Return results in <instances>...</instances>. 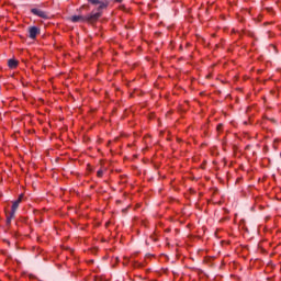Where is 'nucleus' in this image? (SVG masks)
<instances>
[{
    "label": "nucleus",
    "mask_w": 281,
    "mask_h": 281,
    "mask_svg": "<svg viewBox=\"0 0 281 281\" xmlns=\"http://www.w3.org/2000/svg\"><path fill=\"white\" fill-rule=\"evenodd\" d=\"M102 16L101 12H91L88 15H72L70 16L71 23H95Z\"/></svg>",
    "instance_id": "f257e3e1"
},
{
    "label": "nucleus",
    "mask_w": 281,
    "mask_h": 281,
    "mask_svg": "<svg viewBox=\"0 0 281 281\" xmlns=\"http://www.w3.org/2000/svg\"><path fill=\"white\" fill-rule=\"evenodd\" d=\"M8 66L10 69H16V67H19V61L16 59H9Z\"/></svg>",
    "instance_id": "423d86ee"
},
{
    "label": "nucleus",
    "mask_w": 281,
    "mask_h": 281,
    "mask_svg": "<svg viewBox=\"0 0 281 281\" xmlns=\"http://www.w3.org/2000/svg\"><path fill=\"white\" fill-rule=\"evenodd\" d=\"M223 127V125H217V131H221V128Z\"/></svg>",
    "instance_id": "6e6552de"
},
{
    "label": "nucleus",
    "mask_w": 281,
    "mask_h": 281,
    "mask_svg": "<svg viewBox=\"0 0 281 281\" xmlns=\"http://www.w3.org/2000/svg\"><path fill=\"white\" fill-rule=\"evenodd\" d=\"M23 201V194H20L19 198L13 202L11 206V212L7 213V225L10 226L12 224V218H14V214H16V210H19V205Z\"/></svg>",
    "instance_id": "f03ea898"
},
{
    "label": "nucleus",
    "mask_w": 281,
    "mask_h": 281,
    "mask_svg": "<svg viewBox=\"0 0 281 281\" xmlns=\"http://www.w3.org/2000/svg\"><path fill=\"white\" fill-rule=\"evenodd\" d=\"M104 176V170L99 169L97 172V177L102 178Z\"/></svg>",
    "instance_id": "0eeeda50"
},
{
    "label": "nucleus",
    "mask_w": 281,
    "mask_h": 281,
    "mask_svg": "<svg viewBox=\"0 0 281 281\" xmlns=\"http://www.w3.org/2000/svg\"><path fill=\"white\" fill-rule=\"evenodd\" d=\"M32 14H35V16H40V19H47V13L41 9H32Z\"/></svg>",
    "instance_id": "39448f33"
},
{
    "label": "nucleus",
    "mask_w": 281,
    "mask_h": 281,
    "mask_svg": "<svg viewBox=\"0 0 281 281\" xmlns=\"http://www.w3.org/2000/svg\"><path fill=\"white\" fill-rule=\"evenodd\" d=\"M38 34H41V29H38V26L29 27V38H32L34 41V38H36Z\"/></svg>",
    "instance_id": "20e7f679"
},
{
    "label": "nucleus",
    "mask_w": 281,
    "mask_h": 281,
    "mask_svg": "<svg viewBox=\"0 0 281 281\" xmlns=\"http://www.w3.org/2000/svg\"><path fill=\"white\" fill-rule=\"evenodd\" d=\"M89 3H92V5H99L98 7V12L102 14V10H105V8H109V2L108 1H102V0H88Z\"/></svg>",
    "instance_id": "7ed1b4c3"
}]
</instances>
